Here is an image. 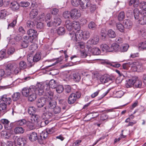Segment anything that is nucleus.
Here are the masks:
<instances>
[{"label":"nucleus","mask_w":146,"mask_h":146,"mask_svg":"<svg viewBox=\"0 0 146 146\" xmlns=\"http://www.w3.org/2000/svg\"><path fill=\"white\" fill-rule=\"evenodd\" d=\"M27 27L30 28L33 27L35 26V24L33 21H28L27 22Z\"/></svg>","instance_id":"63"},{"label":"nucleus","mask_w":146,"mask_h":146,"mask_svg":"<svg viewBox=\"0 0 146 146\" xmlns=\"http://www.w3.org/2000/svg\"><path fill=\"white\" fill-rule=\"evenodd\" d=\"M38 15L37 11L36 9H33L32 10L29 14L30 17L31 19H34Z\"/></svg>","instance_id":"33"},{"label":"nucleus","mask_w":146,"mask_h":146,"mask_svg":"<svg viewBox=\"0 0 146 146\" xmlns=\"http://www.w3.org/2000/svg\"><path fill=\"white\" fill-rule=\"evenodd\" d=\"M56 102L55 101L51 100L49 103L46 108L50 109H53L56 106Z\"/></svg>","instance_id":"38"},{"label":"nucleus","mask_w":146,"mask_h":146,"mask_svg":"<svg viewBox=\"0 0 146 146\" xmlns=\"http://www.w3.org/2000/svg\"><path fill=\"white\" fill-rule=\"evenodd\" d=\"M71 87L69 85H67L65 86L64 92L66 94H68L71 92Z\"/></svg>","instance_id":"62"},{"label":"nucleus","mask_w":146,"mask_h":146,"mask_svg":"<svg viewBox=\"0 0 146 146\" xmlns=\"http://www.w3.org/2000/svg\"><path fill=\"white\" fill-rule=\"evenodd\" d=\"M27 123V121L25 119L20 120L17 122V124L18 125L23 126L25 125Z\"/></svg>","instance_id":"51"},{"label":"nucleus","mask_w":146,"mask_h":146,"mask_svg":"<svg viewBox=\"0 0 146 146\" xmlns=\"http://www.w3.org/2000/svg\"><path fill=\"white\" fill-rule=\"evenodd\" d=\"M110 48V52H119V45L116 43H113L111 45Z\"/></svg>","instance_id":"15"},{"label":"nucleus","mask_w":146,"mask_h":146,"mask_svg":"<svg viewBox=\"0 0 146 146\" xmlns=\"http://www.w3.org/2000/svg\"><path fill=\"white\" fill-rule=\"evenodd\" d=\"M50 87L52 88H56V81L54 80H51L48 83Z\"/></svg>","instance_id":"50"},{"label":"nucleus","mask_w":146,"mask_h":146,"mask_svg":"<svg viewBox=\"0 0 146 146\" xmlns=\"http://www.w3.org/2000/svg\"><path fill=\"white\" fill-rule=\"evenodd\" d=\"M129 47L127 44H124L122 45L119 48V51L120 52H124L126 51Z\"/></svg>","instance_id":"29"},{"label":"nucleus","mask_w":146,"mask_h":146,"mask_svg":"<svg viewBox=\"0 0 146 146\" xmlns=\"http://www.w3.org/2000/svg\"><path fill=\"white\" fill-rule=\"evenodd\" d=\"M5 50H2L0 51V60L5 57Z\"/></svg>","instance_id":"59"},{"label":"nucleus","mask_w":146,"mask_h":146,"mask_svg":"<svg viewBox=\"0 0 146 146\" xmlns=\"http://www.w3.org/2000/svg\"><path fill=\"white\" fill-rule=\"evenodd\" d=\"M36 88V86H31L29 88H25L22 90V94L25 97H28L30 94V93L33 91Z\"/></svg>","instance_id":"5"},{"label":"nucleus","mask_w":146,"mask_h":146,"mask_svg":"<svg viewBox=\"0 0 146 146\" xmlns=\"http://www.w3.org/2000/svg\"><path fill=\"white\" fill-rule=\"evenodd\" d=\"M27 34L29 35L28 38H30L31 40L33 42V40L36 38L38 36V34L36 31L33 29H30L27 31Z\"/></svg>","instance_id":"6"},{"label":"nucleus","mask_w":146,"mask_h":146,"mask_svg":"<svg viewBox=\"0 0 146 146\" xmlns=\"http://www.w3.org/2000/svg\"><path fill=\"white\" fill-rule=\"evenodd\" d=\"M41 58L40 53H36L33 57V60L34 62H36L39 61Z\"/></svg>","instance_id":"35"},{"label":"nucleus","mask_w":146,"mask_h":146,"mask_svg":"<svg viewBox=\"0 0 146 146\" xmlns=\"http://www.w3.org/2000/svg\"><path fill=\"white\" fill-rule=\"evenodd\" d=\"M71 17L73 19H77L80 17L81 13L79 10L74 9L72 10L70 12Z\"/></svg>","instance_id":"7"},{"label":"nucleus","mask_w":146,"mask_h":146,"mask_svg":"<svg viewBox=\"0 0 146 146\" xmlns=\"http://www.w3.org/2000/svg\"><path fill=\"white\" fill-rule=\"evenodd\" d=\"M74 93H72L69 96L68 99V103L70 104H74L76 101L77 98L75 97Z\"/></svg>","instance_id":"16"},{"label":"nucleus","mask_w":146,"mask_h":146,"mask_svg":"<svg viewBox=\"0 0 146 146\" xmlns=\"http://www.w3.org/2000/svg\"><path fill=\"white\" fill-rule=\"evenodd\" d=\"M2 102V103H5L6 105H9L11 103L12 100L6 95H3L0 98V102Z\"/></svg>","instance_id":"9"},{"label":"nucleus","mask_w":146,"mask_h":146,"mask_svg":"<svg viewBox=\"0 0 146 146\" xmlns=\"http://www.w3.org/2000/svg\"><path fill=\"white\" fill-rule=\"evenodd\" d=\"M89 9L91 13H93L96 10V6L95 5L91 4L90 3V5L89 6Z\"/></svg>","instance_id":"57"},{"label":"nucleus","mask_w":146,"mask_h":146,"mask_svg":"<svg viewBox=\"0 0 146 146\" xmlns=\"http://www.w3.org/2000/svg\"><path fill=\"white\" fill-rule=\"evenodd\" d=\"M45 93V95L48 97L49 99L52 100L54 96V93L52 92L49 90L46 91V92Z\"/></svg>","instance_id":"49"},{"label":"nucleus","mask_w":146,"mask_h":146,"mask_svg":"<svg viewBox=\"0 0 146 146\" xmlns=\"http://www.w3.org/2000/svg\"><path fill=\"white\" fill-rule=\"evenodd\" d=\"M8 15V13L6 10H2L0 11V19H5V17Z\"/></svg>","instance_id":"26"},{"label":"nucleus","mask_w":146,"mask_h":146,"mask_svg":"<svg viewBox=\"0 0 146 146\" xmlns=\"http://www.w3.org/2000/svg\"><path fill=\"white\" fill-rule=\"evenodd\" d=\"M139 7L144 11H146V2H141L139 4Z\"/></svg>","instance_id":"58"},{"label":"nucleus","mask_w":146,"mask_h":146,"mask_svg":"<svg viewBox=\"0 0 146 146\" xmlns=\"http://www.w3.org/2000/svg\"><path fill=\"white\" fill-rule=\"evenodd\" d=\"M81 78V76L79 73L77 72L72 74V79L75 82H79Z\"/></svg>","instance_id":"19"},{"label":"nucleus","mask_w":146,"mask_h":146,"mask_svg":"<svg viewBox=\"0 0 146 146\" xmlns=\"http://www.w3.org/2000/svg\"><path fill=\"white\" fill-rule=\"evenodd\" d=\"M0 122L4 125L6 129L8 130L11 129V127L9 126L10 122L8 120L6 119H2L0 120Z\"/></svg>","instance_id":"20"},{"label":"nucleus","mask_w":146,"mask_h":146,"mask_svg":"<svg viewBox=\"0 0 146 146\" xmlns=\"http://www.w3.org/2000/svg\"><path fill=\"white\" fill-rule=\"evenodd\" d=\"M131 64L130 62L125 63L123 64V68L124 69L127 70L129 67L131 66Z\"/></svg>","instance_id":"61"},{"label":"nucleus","mask_w":146,"mask_h":146,"mask_svg":"<svg viewBox=\"0 0 146 146\" xmlns=\"http://www.w3.org/2000/svg\"><path fill=\"white\" fill-rule=\"evenodd\" d=\"M27 123L28 127L30 129L32 130L34 128V124H35V123H33L31 121L27 122Z\"/></svg>","instance_id":"60"},{"label":"nucleus","mask_w":146,"mask_h":146,"mask_svg":"<svg viewBox=\"0 0 146 146\" xmlns=\"http://www.w3.org/2000/svg\"><path fill=\"white\" fill-rule=\"evenodd\" d=\"M73 27L74 29L78 31L80 28V25L78 22L76 21H73L72 22Z\"/></svg>","instance_id":"39"},{"label":"nucleus","mask_w":146,"mask_h":146,"mask_svg":"<svg viewBox=\"0 0 146 146\" xmlns=\"http://www.w3.org/2000/svg\"><path fill=\"white\" fill-rule=\"evenodd\" d=\"M91 52L94 55H98L100 53V50L98 48H94L92 49Z\"/></svg>","instance_id":"45"},{"label":"nucleus","mask_w":146,"mask_h":146,"mask_svg":"<svg viewBox=\"0 0 146 146\" xmlns=\"http://www.w3.org/2000/svg\"><path fill=\"white\" fill-rule=\"evenodd\" d=\"M30 4V3L27 1H21L20 3V6L23 7H28Z\"/></svg>","instance_id":"55"},{"label":"nucleus","mask_w":146,"mask_h":146,"mask_svg":"<svg viewBox=\"0 0 146 146\" xmlns=\"http://www.w3.org/2000/svg\"><path fill=\"white\" fill-rule=\"evenodd\" d=\"M65 32V29L63 27H60L57 29V33L59 35H63Z\"/></svg>","instance_id":"44"},{"label":"nucleus","mask_w":146,"mask_h":146,"mask_svg":"<svg viewBox=\"0 0 146 146\" xmlns=\"http://www.w3.org/2000/svg\"><path fill=\"white\" fill-rule=\"evenodd\" d=\"M108 35L110 38H115L116 36V34L115 32L112 29H110L108 31Z\"/></svg>","instance_id":"43"},{"label":"nucleus","mask_w":146,"mask_h":146,"mask_svg":"<svg viewBox=\"0 0 146 146\" xmlns=\"http://www.w3.org/2000/svg\"><path fill=\"white\" fill-rule=\"evenodd\" d=\"M36 86L38 90V91L37 90V92L39 93V96H41L44 94V90L47 91L49 90L50 88L48 83L46 82L37 83Z\"/></svg>","instance_id":"3"},{"label":"nucleus","mask_w":146,"mask_h":146,"mask_svg":"<svg viewBox=\"0 0 146 146\" xmlns=\"http://www.w3.org/2000/svg\"><path fill=\"white\" fill-rule=\"evenodd\" d=\"M88 28L93 30H95L97 29V25L93 21L90 22L88 25Z\"/></svg>","instance_id":"40"},{"label":"nucleus","mask_w":146,"mask_h":146,"mask_svg":"<svg viewBox=\"0 0 146 146\" xmlns=\"http://www.w3.org/2000/svg\"><path fill=\"white\" fill-rule=\"evenodd\" d=\"M125 18V14L124 12L121 11L118 14V19L119 21H122Z\"/></svg>","instance_id":"46"},{"label":"nucleus","mask_w":146,"mask_h":146,"mask_svg":"<svg viewBox=\"0 0 146 146\" xmlns=\"http://www.w3.org/2000/svg\"><path fill=\"white\" fill-rule=\"evenodd\" d=\"M81 0H72L71 4L74 7L78 6L80 4Z\"/></svg>","instance_id":"48"},{"label":"nucleus","mask_w":146,"mask_h":146,"mask_svg":"<svg viewBox=\"0 0 146 146\" xmlns=\"http://www.w3.org/2000/svg\"><path fill=\"white\" fill-rule=\"evenodd\" d=\"M24 131V129L22 127H16L14 130V132L16 134L23 133Z\"/></svg>","instance_id":"36"},{"label":"nucleus","mask_w":146,"mask_h":146,"mask_svg":"<svg viewBox=\"0 0 146 146\" xmlns=\"http://www.w3.org/2000/svg\"><path fill=\"white\" fill-rule=\"evenodd\" d=\"M56 88V90L58 93H61L64 90V88L62 86L58 85Z\"/></svg>","instance_id":"54"},{"label":"nucleus","mask_w":146,"mask_h":146,"mask_svg":"<svg viewBox=\"0 0 146 146\" xmlns=\"http://www.w3.org/2000/svg\"><path fill=\"white\" fill-rule=\"evenodd\" d=\"M124 28L129 29L131 28L132 25V22L129 19L125 20L123 22Z\"/></svg>","instance_id":"18"},{"label":"nucleus","mask_w":146,"mask_h":146,"mask_svg":"<svg viewBox=\"0 0 146 146\" xmlns=\"http://www.w3.org/2000/svg\"><path fill=\"white\" fill-rule=\"evenodd\" d=\"M17 23V20L14 19L13 21L9 24L8 26V29H9L10 28H13L14 27Z\"/></svg>","instance_id":"64"},{"label":"nucleus","mask_w":146,"mask_h":146,"mask_svg":"<svg viewBox=\"0 0 146 146\" xmlns=\"http://www.w3.org/2000/svg\"><path fill=\"white\" fill-rule=\"evenodd\" d=\"M47 98V97L46 98ZM46 98H41L38 99L36 102V105L38 108H41L43 106L46 102Z\"/></svg>","instance_id":"13"},{"label":"nucleus","mask_w":146,"mask_h":146,"mask_svg":"<svg viewBox=\"0 0 146 146\" xmlns=\"http://www.w3.org/2000/svg\"><path fill=\"white\" fill-rule=\"evenodd\" d=\"M5 68V75L10 76L13 73L17 74L20 71L18 65L15 63H9L6 64Z\"/></svg>","instance_id":"2"},{"label":"nucleus","mask_w":146,"mask_h":146,"mask_svg":"<svg viewBox=\"0 0 146 146\" xmlns=\"http://www.w3.org/2000/svg\"><path fill=\"white\" fill-rule=\"evenodd\" d=\"M116 26L117 30L121 32L124 31V27L121 23L118 22L116 23Z\"/></svg>","instance_id":"27"},{"label":"nucleus","mask_w":146,"mask_h":146,"mask_svg":"<svg viewBox=\"0 0 146 146\" xmlns=\"http://www.w3.org/2000/svg\"><path fill=\"white\" fill-rule=\"evenodd\" d=\"M72 74L70 72H66L64 75V77L67 80H69L72 79Z\"/></svg>","instance_id":"47"},{"label":"nucleus","mask_w":146,"mask_h":146,"mask_svg":"<svg viewBox=\"0 0 146 146\" xmlns=\"http://www.w3.org/2000/svg\"><path fill=\"white\" fill-rule=\"evenodd\" d=\"M90 3L89 0H81L80 5L82 9H85L89 7Z\"/></svg>","instance_id":"10"},{"label":"nucleus","mask_w":146,"mask_h":146,"mask_svg":"<svg viewBox=\"0 0 146 146\" xmlns=\"http://www.w3.org/2000/svg\"><path fill=\"white\" fill-rule=\"evenodd\" d=\"M139 23L141 25H146V15L141 17L138 20Z\"/></svg>","instance_id":"28"},{"label":"nucleus","mask_w":146,"mask_h":146,"mask_svg":"<svg viewBox=\"0 0 146 146\" xmlns=\"http://www.w3.org/2000/svg\"><path fill=\"white\" fill-rule=\"evenodd\" d=\"M35 90L33 91L30 93V94L28 96V100L30 101H33L35 100L36 98V94L39 95V93L37 92V90L38 91V90L36 88Z\"/></svg>","instance_id":"8"},{"label":"nucleus","mask_w":146,"mask_h":146,"mask_svg":"<svg viewBox=\"0 0 146 146\" xmlns=\"http://www.w3.org/2000/svg\"><path fill=\"white\" fill-rule=\"evenodd\" d=\"M20 66L19 68L21 69H24L26 68L27 67V65L25 62L24 61H21L19 63Z\"/></svg>","instance_id":"53"},{"label":"nucleus","mask_w":146,"mask_h":146,"mask_svg":"<svg viewBox=\"0 0 146 146\" xmlns=\"http://www.w3.org/2000/svg\"><path fill=\"white\" fill-rule=\"evenodd\" d=\"M99 37L98 36H94L92 38L90 39L87 42L86 46L88 48H90L93 45L97 44L99 42Z\"/></svg>","instance_id":"4"},{"label":"nucleus","mask_w":146,"mask_h":146,"mask_svg":"<svg viewBox=\"0 0 146 146\" xmlns=\"http://www.w3.org/2000/svg\"><path fill=\"white\" fill-rule=\"evenodd\" d=\"M65 25L68 31H70L72 30L73 28L72 22H71L69 20H67L65 22ZM71 33V32H70L69 33Z\"/></svg>","instance_id":"23"},{"label":"nucleus","mask_w":146,"mask_h":146,"mask_svg":"<svg viewBox=\"0 0 146 146\" xmlns=\"http://www.w3.org/2000/svg\"><path fill=\"white\" fill-rule=\"evenodd\" d=\"M139 0H130L129 3V5H133L134 7H137L139 5Z\"/></svg>","instance_id":"34"},{"label":"nucleus","mask_w":146,"mask_h":146,"mask_svg":"<svg viewBox=\"0 0 146 146\" xmlns=\"http://www.w3.org/2000/svg\"><path fill=\"white\" fill-rule=\"evenodd\" d=\"M134 86L136 88H140L142 85V81L137 77H135Z\"/></svg>","instance_id":"21"},{"label":"nucleus","mask_w":146,"mask_h":146,"mask_svg":"<svg viewBox=\"0 0 146 146\" xmlns=\"http://www.w3.org/2000/svg\"><path fill=\"white\" fill-rule=\"evenodd\" d=\"M112 78L109 75L107 74H105L102 76L100 78V82L102 84H104L110 80H112Z\"/></svg>","instance_id":"11"},{"label":"nucleus","mask_w":146,"mask_h":146,"mask_svg":"<svg viewBox=\"0 0 146 146\" xmlns=\"http://www.w3.org/2000/svg\"><path fill=\"white\" fill-rule=\"evenodd\" d=\"M133 13L135 19V20H138L139 19L141 13L138 9L135 8L133 11Z\"/></svg>","instance_id":"24"},{"label":"nucleus","mask_w":146,"mask_h":146,"mask_svg":"<svg viewBox=\"0 0 146 146\" xmlns=\"http://www.w3.org/2000/svg\"><path fill=\"white\" fill-rule=\"evenodd\" d=\"M32 40H31L30 38H28V36H25L24 40L21 44V46L22 48H27L29 45V42H32Z\"/></svg>","instance_id":"12"},{"label":"nucleus","mask_w":146,"mask_h":146,"mask_svg":"<svg viewBox=\"0 0 146 146\" xmlns=\"http://www.w3.org/2000/svg\"><path fill=\"white\" fill-rule=\"evenodd\" d=\"M39 116L36 114L31 115V121L34 123H37L39 121Z\"/></svg>","instance_id":"22"},{"label":"nucleus","mask_w":146,"mask_h":146,"mask_svg":"<svg viewBox=\"0 0 146 146\" xmlns=\"http://www.w3.org/2000/svg\"><path fill=\"white\" fill-rule=\"evenodd\" d=\"M10 6L12 9L13 11L17 10L19 8V4L16 2L11 3Z\"/></svg>","instance_id":"30"},{"label":"nucleus","mask_w":146,"mask_h":146,"mask_svg":"<svg viewBox=\"0 0 146 146\" xmlns=\"http://www.w3.org/2000/svg\"><path fill=\"white\" fill-rule=\"evenodd\" d=\"M55 26H58L61 23V19L58 18L56 17L54 18L53 20Z\"/></svg>","instance_id":"42"},{"label":"nucleus","mask_w":146,"mask_h":146,"mask_svg":"<svg viewBox=\"0 0 146 146\" xmlns=\"http://www.w3.org/2000/svg\"><path fill=\"white\" fill-rule=\"evenodd\" d=\"M7 105L5 103H3L0 104V111H3V112H5L6 110Z\"/></svg>","instance_id":"56"},{"label":"nucleus","mask_w":146,"mask_h":146,"mask_svg":"<svg viewBox=\"0 0 146 146\" xmlns=\"http://www.w3.org/2000/svg\"><path fill=\"white\" fill-rule=\"evenodd\" d=\"M69 34L71 39L74 41H80L82 39L86 40L89 38L90 33L89 31L83 32L82 30H79L75 33L74 32L70 33Z\"/></svg>","instance_id":"1"},{"label":"nucleus","mask_w":146,"mask_h":146,"mask_svg":"<svg viewBox=\"0 0 146 146\" xmlns=\"http://www.w3.org/2000/svg\"><path fill=\"white\" fill-rule=\"evenodd\" d=\"M21 96L19 92L14 93L12 95L13 100L14 101H16L19 99Z\"/></svg>","instance_id":"31"},{"label":"nucleus","mask_w":146,"mask_h":146,"mask_svg":"<svg viewBox=\"0 0 146 146\" xmlns=\"http://www.w3.org/2000/svg\"><path fill=\"white\" fill-rule=\"evenodd\" d=\"M29 140L32 141H34L38 139L37 135L36 133L33 132L31 133L29 136Z\"/></svg>","instance_id":"25"},{"label":"nucleus","mask_w":146,"mask_h":146,"mask_svg":"<svg viewBox=\"0 0 146 146\" xmlns=\"http://www.w3.org/2000/svg\"><path fill=\"white\" fill-rule=\"evenodd\" d=\"M53 116L52 112L46 111L43 114L42 118L43 119H48L52 118Z\"/></svg>","instance_id":"14"},{"label":"nucleus","mask_w":146,"mask_h":146,"mask_svg":"<svg viewBox=\"0 0 146 146\" xmlns=\"http://www.w3.org/2000/svg\"><path fill=\"white\" fill-rule=\"evenodd\" d=\"M26 142V141L22 138H19L17 140V144L20 146H24Z\"/></svg>","instance_id":"37"},{"label":"nucleus","mask_w":146,"mask_h":146,"mask_svg":"<svg viewBox=\"0 0 146 146\" xmlns=\"http://www.w3.org/2000/svg\"><path fill=\"white\" fill-rule=\"evenodd\" d=\"M22 37L19 35L16 36L13 39V40H14L15 42H12V44H15V43L17 44V42L20 41L22 40Z\"/></svg>","instance_id":"52"},{"label":"nucleus","mask_w":146,"mask_h":146,"mask_svg":"<svg viewBox=\"0 0 146 146\" xmlns=\"http://www.w3.org/2000/svg\"><path fill=\"white\" fill-rule=\"evenodd\" d=\"M135 77H133L132 78L129 79L127 80L126 83L125 84V86L127 88H130L133 86L134 85L135 80Z\"/></svg>","instance_id":"17"},{"label":"nucleus","mask_w":146,"mask_h":146,"mask_svg":"<svg viewBox=\"0 0 146 146\" xmlns=\"http://www.w3.org/2000/svg\"><path fill=\"white\" fill-rule=\"evenodd\" d=\"M28 111L29 113L31 115L35 114L36 111V109L33 106L30 107L28 108Z\"/></svg>","instance_id":"41"},{"label":"nucleus","mask_w":146,"mask_h":146,"mask_svg":"<svg viewBox=\"0 0 146 146\" xmlns=\"http://www.w3.org/2000/svg\"><path fill=\"white\" fill-rule=\"evenodd\" d=\"M102 50L104 52H110V47L106 44H103L101 46Z\"/></svg>","instance_id":"32"}]
</instances>
